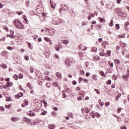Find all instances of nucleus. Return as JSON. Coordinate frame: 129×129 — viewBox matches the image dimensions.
<instances>
[{
  "mask_svg": "<svg viewBox=\"0 0 129 129\" xmlns=\"http://www.w3.org/2000/svg\"><path fill=\"white\" fill-rule=\"evenodd\" d=\"M115 13L118 15L120 17H121V18H126L127 17V13L125 12L121 11L120 8H116L114 10Z\"/></svg>",
  "mask_w": 129,
  "mask_h": 129,
  "instance_id": "f257e3e1",
  "label": "nucleus"
},
{
  "mask_svg": "<svg viewBox=\"0 0 129 129\" xmlns=\"http://www.w3.org/2000/svg\"><path fill=\"white\" fill-rule=\"evenodd\" d=\"M14 26H15V27H16V28H17V29H19L20 30H23V28L21 27V25L17 24V21L16 20L14 21Z\"/></svg>",
  "mask_w": 129,
  "mask_h": 129,
  "instance_id": "f03ea898",
  "label": "nucleus"
},
{
  "mask_svg": "<svg viewBox=\"0 0 129 129\" xmlns=\"http://www.w3.org/2000/svg\"><path fill=\"white\" fill-rule=\"evenodd\" d=\"M50 51H45L44 53V54L45 55L46 58H48V57H49L50 56Z\"/></svg>",
  "mask_w": 129,
  "mask_h": 129,
  "instance_id": "7ed1b4c3",
  "label": "nucleus"
},
{
  "mask_svg": "<svg viewBox=\"0 0 129 129\" xmlns=\"http://www.w3.org/2000/svg\"><path fill=\"white\" fill-rule=\"evenodd\" d=\"M48 33L49 36H53V35L55 34V31H53L52 29H50Z\"/></svg>",
  "mask_w": 129,
  "mask_h": 129,
  "instance_id": "20e7f679",
  "label": "nucleus"
},
{
  "mask_svg": "<svg viewBox=\"0 0 129 129\" xmlns=\"http://www.w3.org/2000/svg\"><path fill=\"white\" fill-rule=\"evenodd\" d=\"M64 63L66 65H68L69 67L71 65V61H69V60H65Z\"/></svg>",
  "mask_w": 129,
  "mask_h": 129,
  "instance_id": "39448f33",
  "label": "nucleus"
},
{
  "mask_svg": "<svg viewBox=\"0 0 129 129\" xmlns=\"http://www.w3.org/2000/svg\"><path fill=\"white\" fill-rule=\"evenodd\" d=\"M0 66L3 69H7V68H8V66L5 63L1 64Z\"/></svg>",
  "mask_w": 129,
  "mask_h": 129,
  "instance_id": "423d86ee",
  "label": "nucleus"
},
{
  "mask_svg": "<svg viewBox=\"0 0 129 129\" xmlns=\"http://www.w3.org/2000/svg\"><path fill=\"white\" fill-rule=\"evenodd\" d=\"M93 59L94 61H99V56H93Z\"/></svg>",
  "mask_w": 129,
  "mask_h": 129,
  "instance_id": "0eeeda50",
  "label": "nucleus"
},
{
  "mask_svg": "<svg viewBox=\"0 0 129 129\" xmlns=\"http://www.w3.org/2000/svg\"><path fill=\"white\" fill-rule=\"evenodd\" d=\"M93 114H95L97 118H99L101 116V115L98 112L93 113Z\"/></svg>",
  "mask_w": 129,
  "mask_h": 129,
  "instance_id": "6e6552de",
  "label": "nucleus"
},
{
  "mask_svg": "<svg viewBox=\"0 0 129 129\" xmlns=\"http://www.w3.org/2000/svg\"><path fill=\"white\" fill-rule=\"evenodd\" d=\"M56 75L58 78V79H60V78H62V75L60 73H56Z\"/></svg>",
  "mask_w": 129,
  "mask_h": 129,
  "instance_id": "1a4fd4ad",
  "label": "nucleus"
},
{
  "mask_svg": "<svg viewBox=\"0 0 129 129\" xmlns=\"http://www.w3.org/2000/svg\"><path fill=\"white\" fill-rule=\"evenodd\" d=\"M105 44L107 45H109V43H108V42L107 41H103L102 45V46L104 47V48H105Z\"/></svg>",
  "mask_w": 129,
  "mask_h": 129,
  "instance_id": "9d476101",
  "label": "nucleus"
},
{
  "mask_svg": "<svg viewBox=\"0 0 129 129\" xmlns=\"http://www.w3.org/2000/svg\"><path fill=\"white\" fill-rule=\"evenodd\" d=\"M98 20L99 21L100 23H103V22H105V20H104V19L101 18V17H98Z\"/></svg>",
  "mask_w": 129,
  "mask_h": 129,
  "instance_id": "9b49d317",
  "label": "nucleus"
},
{
  "mask_svg": "<svg viewBox=\"0 0 129 129\" xmlns=\"http://www.w3.org/2000/svg\"><path fill=\"white\" fill-rule=\"evenodd\" d=\"M29 115L30 116H35V112H33L32 110H29Z\"/></svg>",
  "mask_w": 129,
  "mask_h": 129,
  "instance_id": "f8f14e48",
  "label": "nucleus"
},
{
  "mask_svg": "<svg viewBox=\"0 0 129 129\" xmlns=\"http://www.w3.org/2000/svg\"><path fill=\"white\" fill-rule=\"evenodd\" d=\"M7 37H10L11 39H14V38L15 37V35L14 34H7Z\"/></svg>",
  "mask_w": 129,
  "mask_h": 129,
  "instance_id": "ddd939ff",
  "label": "nucleus"
},
{
  "mask_svg": "<svg viewBox=\"0 0 129 129\" xmlns=\"http://www.w3.org/2000/svg\"><path fill=\"white\" fill-rule=\"evenodd\" d=\"M23 119H24L25 121H27L29 122V123H31V120H29L30 119L27 118V117H23Z\"/></svg>",
  "mask_w": 129,
  "mask_h": 129,
  "instance_id": "4468645a",
  "label": "nucleus"
},
{
  "mask_svg": "<svg viewBox=\"0 0 129 129\" xmlns=\"http://www.w3.org/2000/svg\"><path fill=\"white\" fill-rule=\"evenodd\" d=\"M62 43L64 44V45H68V44H69V41L67 40H63L62 41Z\"/></svg>",
  "mask_w": 129,
  "mask_h": 129,
  "instance_id": "2eb2a0df",
  "label": "nucleus"
},
{
  "mask_svg": "<svg viewBox=\"0 0 129 129\" xmlns=\"http://www.w3.org/2000/svg\"><path fill=\"white\" fill-rule=\"evenodd\" d=\"M23 18L24 19V21H25V23H26V24H28V23H29V21L27 20V16H26V15H23Z\"/></svg>",
  "mask_w": 129,
  "mask_h": 129,
  "instance_id": "dca6fc26",
  "label": "nucleus"
},
{
  "mask_svg": "<svg viewBox=\"0 0 129 129\" xmlns=\"http://www.w3.org/2000/svg\"><path fill=\"white\" fill-rule=\"evenodd\" d=\"M120 96H121V94H118L116 96L115 100H118V99H119V97H120Z\"/></svg>",
  "mask_w": 129,
  "mask_h": 129,
  "instance_id": "f3484780",
  "label": "nucleus"
},
{
  "mask_svg": "<svg viewBox=\"0 0 129 129\" xmlns=\"http://www.w3.org/2000/svg\"><path fill=\"white\" fill-rule=\"evenodd\" d=\"M101 76H102L103 77H105V76H106V75H105V74L104 73V72L101 71L100 72Z\"/></svg>",
  "mask_w": 129,
  "mask_h": 129,
  "instance_id": "a211bd4d",
  "label": "nucleus"
},
{
  "mask_svg": "<svg viewBox=\"0 0 129 129\" xmlns=\"http://www.w3.org/2000/svg\"><path fill=\"white\" fill-rule=\"evenodd\" d=\"M15 98H16V99H20V98H21V95H20V94H18L15 95Z\"/></svg>",
  "mask_w": 129,
  "mask_h": 129,
  "instance_id": "6ab92c4d",
  "label": "nucleus"
},
{
  "mask_svg": "<svg viewBox=\"0 0 129 129\" xmlns=\"http://www.w3.org/2000/svg\"><path fill=\"white\" fill-rule=\"evenodd\" d=\"M13 79H14L15 80H18V79H19V76L17 75H14L13 76Z\"/></svg>",
  "mask_w": 129,
  "mask_h": 129,
  "instance_id": "aec40b11",
  "label": "nucleus"
},
{
  "mask_svg": "<svg viewBox=\"0 0 129 129\" xmlns=\"http://www.w3.org/2000/svg\"><path fill=\"white\" fill-rule=\"evenodd\" d=\"M112 78L113 80H116V79H117V76L116 75H114L112 77Z\"/></svg>",
  "mask_w": 129,
  "mask_h": 129,
  "instance_id": "412c9836",
  "label": "nucleus"
},
{
  "mask_svg": "<svg viewBox=\"0 0 129 129\" xmlns=\"http://www.w3.org/2000/svg\"><path fill=\"white\" fill-rule=\"evenodd\" d=\"M114 62L115 63H116V64H120V60H119V59H115Z\"/></svg>",
  "mask_w": 129,
  "mask_h": 129,
  "instance_id": "4be33fe9",
  "label": "nucleus"
},
{
  "mask_svg": "<svg viewBox=\"0 0 129 129\" xmlns=\"http://www.w3.org/2000/svg\"><path fill=\"white\" fill-rule=\"evenodd\" d=\"M6 101H12V98L11 97H6Z\"/></svg>",
  "mask_w": 129,
  "mask_h": 129,
  "instance_id": "5701e85b",
  "label": "nucleus"
},
{
  "mask_svg": "<svg viewBox=\"0 0 129 129\" xmlns=\"http://www.w3.org/2000/svg\"><path fill=\"white\" fill-rule=\"evenodd\" d=\"M122 78H123V79H124V80H127V79H127V75H123L122 76Z\"/></svg>",
  "mask_w": 129,
  "mask_h": 129,
  "instance_id": "b1692460",
  "label": "nucleus"
},
{
  "mask_svg": "<svg viewBox=\"0 0 129 129\" xmlns=\"http://www.w3.org/2000/svg\"><path fill=\"white\" fill-rule=\"evenodd\" d=\"M64 92H65V91H62L63 98H66V97H67L66 94H65Z\"/></svg>",
  "mask_w": 129,
  "mask_h": 129,
  "instance_id": "393cba45",
  "label": "nucleus"
},
{
  "mask_svg": "<svg viewBox=\"0 0 129 129\" xmlns=\"http://www.w3.org/2000/svg\"><path fill=\"white\" fill-rule=\"evenodd\" d=\"M106 54L108 57H109V56H110V54H111V51H110V50H107L106 52Z\"/></svg>",
  "mask_w": 129,
  "mask_h": 129,
  "instance_id": "a878e982",
  "label": "nucleus"
},
{
  "mask_svg": "<svg viewBox=\"0 0 129 129\" xmlns=\"http://www.w3.org/2000/svg\"><path fill=\"white\" fill-rule=\"evenodd\" d=\"M99 55H100V56H105V55H106V54L104 52H101L99 53Z\"/></svg>",
  "mask_w": 129,
  "mask_h": 129,
  "instance_id": "bb28decb",
  "label": "nucleus"
},
{
  "mask_svg": "<svg viewBox=\"0 0 129 129\" xmlns=\"http://www.w3.org/2000/svg\"><path fill=\"white\" fill-rule=\"evenodd\" d=\"M40 114L41 115H46V114H47V111H43Z\"/></svg>",
  "mask_w": 129,
  "mask_h": 129,
  "instance_id": "cd10ccee",
  "label": "nucleus"
},
{
  "mask_svg": "<svg viewBox=\"0 0 129 129\" xmlns=\"http://www.w3.org/2000/svg\"><path fill=\"white\" fill-rule=\"evenodd\" d=\"M53 86H54V87H57V86H58V82H55V83H53Z\"/></svg>",
  "mask_w": 129,
  "mask_h": 129,
  "instance_id": "c85d7f7f",
  "label": "nucleus"
},
{
  "mask_svg": "<svg viewBox=\"0 0 129 129\" xmlns=\"http://www.w3.org/2000/svg\"><path fill=\"white\" fill-rule=\"evenodd\" d=\"M107 85H110L111 84V80H108V81L106 82Z\"/></svg>",
  "mask_w": 129,
  "mask_h": 129,
  "instance_id": "c756f323",
  "label": "nucleus"
},
{
  "mask_svg": "<svg viewBox=\"0 0 129 129\" xmlns=\"http://www.w3.org/2000/svg\"><path fill=\"white\" fill-rule=\"evenodd\" d=\"M54 125L50 124L48 126L49 129H54Z\"/></svg>",
  "mask_w": 129,
  "mask_h": 129,
  "instance_id": "7c9ffc66",
  "label": "nucleus"
},
{
  "mask_svg": "<svg viewBox=\"0 0 129 129\" xmlns=\"http://www.w3.org/2000/svg\"><path fill=\"white\" fill-rule=\"evenodd\" d=\"M125 37V35L124 34L119 35L118 37L119 39H120V38H124Z\"/></svg>",
  "mask_w": 129,
  "mask_h": 129,
  "instance_id": "2f4dec72",
  "label": "nucleus"
},
{
  "mask_svg": "<svg viewBox=\"0 0 129 129\" xmlns=\"http://www.w3.org/2000/svg\"><path fill=\"white\" fill-rule=\"evenodd\" d=\"M19 79H22V78H24V76L22 74H20L19 75Z\"/></svg>",
  "mask_w": 129,
  "mask_h": 129,
  "instance_id": "473e14b6",
  "label": "nucleus"
},
{
  "mask_svg": "<svg viewBox=\"0 0 129 129\" xmlns=\"http://www.w3.org/2000/svg\"><path fill=\"white\" fill-rule=\"evenodd\" d=\"M97 51V48L96 47H93L92 48V52H96Z\"/></svg>",
  "mask_w": 129,
  "mask_h": 129,
  "instance_id": "72a5a7b5",
  "label": "nucleus"
},
{
  "mask_svg": "<svg viewBox=\"0 0 129 129\" xmlns=\"http://www.w3.org/2000/svg\"><path fill=\"white\" fill-rule=\"evenodd\" d=\"M110 27H112L113 26V20H110V23L109 24Z\"/></svg>",
  "mask_w": 129,
  "mask_h": 129,
  "instance_id": "f704fd0d",
  "label": "nucleus"
},
{
  "mask_svg": "<svg viewBox=\"0 0 129 129\" xmlns=\"http://www.w3.org/2000/svg\"><path fill=\"white\" fill-rule=\"evenodd\" d=\"M40 122H42V120H37L35 123V124H39V123H40Z\"/></svg>",
  "mask_w": 129,
  "mask_h": 129,
  "instance_id": "c9c22d12",
  "label": "nucleus"
},
{
  "mask_svg": "<svg viewBox=\"0 0 129 129\" xmlns=\"http://www.w3.org/2000/svg\"><path fill=\"white\" fill-rule=\"evenodd\" d=\"M12 107V104L6 105L5 108H10V107Z\"/></svg>",
  "mask_w": 129,
  "mask_h": 129,
  "instance_id": "e433bc0d",
  "label": "nucleus"
},
{
  "mask_svg": "<svg viewBox=\"0 0 129 129\" xmlns=\"http://www.w3.org/2000/svg\"><path fill=\"white\" fill-rule=\"evenodd\" d=\"M49 2H50V6H51L52 9H55V6H54L53 5V4H52V1L51 0H50Z\"/></svg>",
  "mask_w": 129,
  "mask_h": 129,
  "instance_id": "4c0bfd02",
  "label": "nucleus"
},
{
  "mask_svg": "<svg viewBox=\"0 0 129 129\" xmlns=\"http://www.w3.org/2000/svg\"><path fill=\"white\" fill-rule=\"evenodd\" d=\"M27 87H29V88H30V89H31L32 88V86H31V84L30 83H27Z\"/></svg>",
  "mask_w": 129,
  "mask_h": 129,
  "instance_id": "58836bf2",
  "label": "nucleus"
},
{
  "mask_svg": "<svg viewBox=\"0 0 129 129\" xmlns=\"http://www.w3.org/2000/svg\"><path fill=\"white\" fill-rule=\"evenodd\" d=\"M51 114H52V116L55 117V116H56L57 113H56V112H52Z\"/></svg>",
  "mask_w": 129,
  "mask_h": 129,
  "instance_id": "ea45409f",
  "label": "nucleus"
},
{
  "mask_svg": "<svg viewBox=\"0 0 129 129\" xmlns=\"http://www.w3.org/2000/svg\"><path fill=\"white\" fill-rule=\"evenodd\" d=\"M115 27H116V30H119V24H116L115 25Z\"/></svg>",
  "mask_w": 129,
  "mask_h": 129,
  "instance_id": "a19ab883",
  "label": "nucleus"
},
{
  "mask_svg": "<svg viewBox=\"0 0 129 129\" xmlns=\"http://www.w3.org/2000/svg\"><path fill=\"white\" fill-rule=\"evenodd\" d=\"M83 81H84V82H86V83H88V82H89L88 80L84 78H83Z\"/></svg>",
  "mask_w": 129,
  "mask_h": 129,
  "instance_id": "79ce46f5",
  "label": "nucleus"
},
{
  "mask_svg": "<svg viewBox=\"0 0 129 129\" xmlns=\"http://www.w3.org/2000/svg\"><path fill=\"white\" fill-rule=\"evenodd\" d=\"M7 49H8V50H10V51H12V50H13V47H12V46H7Z\"/></svg>",
  "mask_w": 129,
  "mask_h": 129,
  "instance_id": "37998d69",
  "label": "nucleus"
},
{
  "mask_svg": "<svg viewBox=\"0 0 129 129\" xmlns=\"http://www.w3.org/2000/svg\"><path fill=\"white\" fill-rule=\"evenodd\" d=\"M108 63L109 64L110 67H111V68H112V67H113V63H110V61H109Z\"/></svg>",
  "mask_w": 129,
  "mask_h": 129,
  "instance_id": "c03bdc74",
  "label": "nucleus"
},
{
  "mask_svg": "<svg viewBox=\"0 0 129 129\" xmlns=\"http://www.w3.org/2000/svg\"><path fill=\"white\" fill-rule=\"evenodd\" d=\"M44 39L46 42H49L50 41V39L48 37H44Z\"/></svg>",
  "mask_w": 129,
  "mask_h": 129,
  "instance_id": "a18cd8bd",
  "label": "nucleus"
},
{
  "mask_svg": "<svg viewBox=\"0 0 129 129\" xmlns=\"http://www.w3.org/2000/svg\"><path fill=\"white\" fill-rule=\"evenodd\" d=\"M120 111H121V108H120V107L118 108L117 109V113H119L120 112Z\"/></svg>",
  "mask_w": 129,
  "mask_h": 129,
  "instance_id": "49530a36",
  "label": "nucleus"
},
{
  "mask_svg": "<svg viewBox=\"0 0 129 129\" xmlns=\"http://www.w3.org/2000/svg\"><path fill=\"white\" fill-rule=\"evenodd\" d=\"M94 90H95V91H96V92L97 94H100V92H99V90L97 89H95Z\"/></svg>",
  "mask_w": 129,
  "mask_h": 129,
  "instance_id": "de8ad7c7",
  "label": "nucleus"
},
{
  "mask_svg": "<svg viewBox=\"0 0 129 129\" xmlns=\"http://www.w3.org/2000/svg\"><path fill=\"white\" fill-rule=\"evenodd\" d=\"M46 80H47V81H51V78H50L49 77L46 76L45 77Z\"/></svg>",
  "mask_w": 129,
  "mask_h": 129,
  "instance_id": "09e8293b",
  "label": "nucleus"
},
{
  "mask_svg": "<svg viewBox=\"0 0 129 129\" xmlns=\"http://www.w3.org/2000/svg\"><path fill=\"white\" fill-rule=\"evenodd\" d=\"M92 78H93V80H95V81L97 80V78H96V76H95V75H93Z\"/></svg>",
  "mask_w": 129,
  "mask_h": 129,
  "instance_id": "8fccbe9b",
  "label": "nucleus"
},
{
  "mask_svg": "<svg viewBox=\"0 0 129 129\" xmlns=\"http://www.w3.org/2000/svg\"><path fill=\"white\" fill-rule=\"evenodd\" d=\"M10 86H11V84H10V82H9L8 83H7L6 85V87L7 88L10 87Z\"/></svg>",
  "mask_w": 129,
  "mask_h": 129,
  "instance_id": "3c124183",
  "label": "nucleus"
},
{
  "mask_svg": "<svg viewBox=\"0 0 129 129\" xmlns=\"http://www.w3.org/2000/svg\"><path fill=\"white\" fill-rule=\"evenodd\" d=\"M24 59L26 61H29V57L28 56H24Z\"/></svg>",
  "mask_w": 129,
  "mask_h": 129,
  "instance_id": "603ef678",
  "label": "nucleus"
},
{
  "mask_svg": "<svg viewBox=\"0 0 129 129\" xmlns=\"http://www.w3.org/2000/svg\"><path fill=\"white\" fill-rule=\"evenodd\" d=\"M81 81H83V78L82 77L79 78V83H81Z\"/></svg>",
  "mask_w": 129,
  "mask_h": 129,
  "instance_id": "864d4df0",
  "label": "nucleus"
},
{
  "mask_svg": "<svg viewBox=\"0 0 129 129\" xmlns=\"http://www.w3.org/2000/svg\"><path fill=\"white\" fill-rule=\"evenodd\" d=\"M109 104H110V103L109 102H106L105 103V106H109Z\"/></svg>",
  "mask_w": 129,
  "mask_h": 129,
  "instance_id": "5fc2aeb1",
  "label": "nucleus"
},
{
  "mask_svg": "<svg viewBox=\"0 0 129 129\" xmlns=\"http://www.w3.org/2000/svg\"><path fill=\"white\" fill-rule=\"evenodd\" d=\"M55 49L56 51H59L60 50V47L59 46H55Z\"/></svg>",
  "mask_w": 129,
  "mask_h": 129,
  "instance_id": "6e6d98bb",
  "label": "nucleus"
},
{
  "mask_svg": "<svg viewBox=\"0 0 129 129\" xmlns=\"http://www.w3.org/2000/svg\"><path fill=\"white\" fill-rule=\"evenodd\" d=\"M89 16H91V17L93 18V17H94V16H95V14L92 13H90Z\"/></svg>",
  "mask_w": 129,
  "mask_h": 129,
  "instance_id": "4d7b16f0",
  "label": "nucleus"
},
{
  "mask_svg": "<svg viewBox=\"0 0 129 129\" xmlns=\"http://www.w3.org/2000/svg\"><path fill=\"white\" fill-rule=\"evenodd\" d=\"M0 110H1V111H5V109L3 106H2L0 107Z\"/></svg>",
  "mask_w": 129,
  "mask_h": 129,
  "instance_id": "13d9d810",
  "label": "nucleus"
},
{
  "mask_svg": "<svg viewBox=\"0 0 129 129\" xmlns=\"http://www.w3.org/2000/svg\"><path fill=\"white\" fill-rule=\"evenodd\" d=\"M22 13H23V12L20 11V12H17L16 14H17V15H18L19 16H21V15H22Z\"/></svg>",
  "mask_w": 129,
  "mask_h": 129,
  "instance_id": "bf43d9fd",
  "label": "nucleus"
},
{
  "mask_svg": "<svg viewBox=\"0 0 129 129\" xmlns=\"http://www.w3.org/2000/svg\"><path fill=\"white\" fill-rule=\"evenodd\" d=\"M26 4L27 5V7H29V5H30V1H29V0L26 1Z\"/></svg>",
  "mask_w": 129,
  "mask_h": 129,
  "instance_id": "052dcab7",
  "label": "nucleus"
},
{
  "mask_svg": "<svg viewBox=\"0 0 129 129\" xmlns=\"http://www.w3.org/2000/svg\"><path fill=\"white\" fill-rule=\"evenodd\" d=\"M126 75L127 78H129V69H127V72H126Z\"/></svg>",
  "mask_w": 129,
  "mask_h": 129,
  "instance_id": "680f3d73",
  "label": "nucleus"
},
{
  "mask_svg": "<svg viewBox=\"0 0 129 129\" xmlns=\"http://www.w3.org/2000/svg\"><path fill=\"white\" fill-rule=\"evenodd\" d=\"M80 74H82V75H84L85 73L83 71L80 70Z\"/></svg>",
  "mask_w": 129,
  "mask_h": 129,
  "instance_id": "e2e57ef3",
  "label": "nucleus"
},
{
  "mask_svg": "<svg viewBox=\"0 0 129 129\" xmlns=\"http://www.w3.org/2000/svg\"><path fill=\"white\" fill-rule=\"evenodd\" d=\"M124 26H125V27H127V26H129V22L127 21L126 22H125Z\"/></svg>",
  "mask_w": 129,
  "mask_h": 129,
  "instance_id": "0e129e2a",
  "label": "nucleus"
},
{
  "mask_svg": "<svg viewBox=\"0 0 129 129\" xmlns=\"http://www.w3.org/2000/svg\"><path fill=\"white\" fill-rule=\"evenodd\" d=\"M24 103L25 104V106H27L29 104V102L28 101H25Z\"/></svg>",
  "mask_w": 129,
  "mask_h": 129,
  "instance_id": "69168bd1",
  "label": "nucleus"
},
{
  "mask_svg": "<svg viewBox=\"0 0 129 129\" xmlns=\"http://www.w3.org/2000/svg\"><path fill=\"white\" fill-rule=\"evenodd\" d=\"M4 30H6V31L7 32H9V28H8V27H7V26H5V27H4Z\"/></svg>",
  "mask_w": 129,
  "mask_h": 129,
  "instance_id": "338daca9",
  "label": "nucleus"
},
{
  "mask_svg": "<svg viewBox=\"0 0 129 129\" xmlns=\"http://www.w3.org/2000/svg\"><path fill=\"white\" fill-rule=\"evenodd\" d=\"M125 122L126 123L127 122H129V119L125 118L124 120Z\"/></svg>",
  "mask_w": 129,
  "mask_h": 129,
  "instance_id": "774afa93",
  "label": "nucleus"
}]
</instances>
